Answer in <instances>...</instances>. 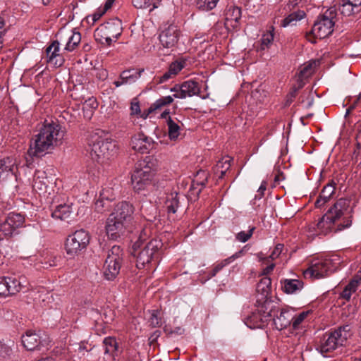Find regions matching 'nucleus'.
<instances>
[{
    "label": "nucleus",
    "instance_id": "1",
    "mask_svg": "<svg viewBox=\"0 0 361 361\" xmlns=\"http://www.w3.org/2000/svg\"><path fill=\"white\" fill-rule=\"evenodd\" d=\"M64 135L60 124L46 121L32 138L28 149L29 154L37 157L45 155L61 144Z\"/></svg>",
    "mask_w": 361,
    "mask_h": 361
},
{
    "label": "nucleus",
    "instance_id": "2",
    "mask_svg": "<svg viewBox=\"0 0 361 361\" xmlns=\"http://www.w3.org/2000/svg\"><path fill=\"white\" fill-rule=\"evenodd\" d=\"M135 209L127 201L116 204L106 219L105 230L108 238L113 240L123 238L130 232V224L133 219Z\"/></svg>",
    "mask_w": 361,
    "mask_h": 361
},
{
    "label": "nucleus",
    "instance_id": "3",
    "mask_svg": "<svg viewBox=\"0 0 361 361\" xmlns=\"http://www.w3.org/2000/svg\"><path fill=\"white\" fill-rule=\"evenodd\" d=\"M350 200L348 198L338 199L324 214L317 224L319 233L326 235L331 231L332 227L336 221L343 215L349 214L343 218V221L337 226L335 232L341 231L348 228L352 225L353 209L350 207Z\"/></svg>",
    "mask_w": 361,
    "mask_h": 361
},
{
    "label": "nucleus",
    "instance_id": "4",
    "mask_svg": "<svg viewBox=\"0 0 361 361\" xmlns=\"http://www.w3.org/2000/svg\"><path fill=\"white\" fill-rule=\"evenodd\" d=\"M351 336V327L350 325L341 326L334 331L324 334L316 349L323 356L326 357L327 353L335 350L339 346L343 345Z\"/></svg>",
    "mask_w": 361,
    "mask_h": 361
},
{
    "label": "nucleus",
    "instance_id": "5",
    "mask_svg": "<svg viewBox=\"0 0 361 361\" xmlns=\"http://www.w3.org/2000/svg\"><path fill=\"white\" fill-rule=\"evenodd\" d=\"M162 246L161 240L157 238L150 240L145 245H140L139 242H135L132 246L131 255L136 258L137 268L143 269L151 263L157 257Z\"/></svg>",
    "mask_w": 361,
    "mask_h": 361
},
{
    "label": "nucleus",
    "instance_id": "6",
    "mask_svg": "<svg viewBox=\"0 0 361 361\" xmlns=\"http://www.w3.org/2000/svg\"><path fill=\"white\" fill-rule=\"evenodd\" d=\"M336 8L331 7L317 17L312 30L306 35L309 42L311 43L316 42L314 40L309 38L310 35H313L314 38L324 39L329 37L333 32L335 25L334 19L336 16Z\"/></svg>",
    "mask_w": 361,
    "mask_h": 361
},
{
    "label": "nucleus",
    "instance_id": "7",
    "mask_svg": "<svg viewBox=\"0 0 361 361\" xmlns=\"http://www.w3.org/2000/svg\"><path fill=\"white\" fill-rule=\"evenodd\" d=\"M124 252L118 245H114L108 251L104 264V277L108 281H114L119 274L123 263Z\"/></svg>",
    "mask_w": 361,
    "mask_h": 361
},
{
    "label": "nucleus",
    "instance_id": "8",
    "mask_svg": "<svg viewBox=\"0 0 361 361\" xmlns=\"http://www.w3.org/2000/svg\"><path fill=\"white\" fill-rule=\"evenodd\" d=\"M155 171L145 161L137 163L131 176L133 189L139 192L152 185Z\"/></svg>",
    "mask_w": 361,
    "mask_h": 361
},
{
    "label": "nucleus",
    "instance_id": "9",
    "mask_svg": "<svg viewBox=\"0 0 361 361\" xmlns=\"http://www.w3.org/2000/svg\"><path fill=\"white\" fill-rule=\"evenodd\" d=\"M339 259L336 256L330 258L314 260L311 266L304 271L305 277L310 276L314 279H321L330 273L334 272L338 264Z\"/></svg>",
    "mask_w": 361,
    "mask_h": 361
},
{
    "label": "nucleus",
    "instance_id": "10",
    "mask_svg": "<svg viewBox=\"0 0 361 361\" xmlns=\"http://www.w3.org/2000/svg\"><path fill=\"white\" fill-rule=\"evenodd\" d=\"M25 217L19 213L11 212L0 224V242L4 238H11L19 234V228L23 226Z\"/></svg>",
    "mask_w": 361,
    "mask_h": 361
},
{
    "label": "nucleus",
    "instance_id": "11",
    "mask_svg": "<svg viewBox=\"0 0 361 361\" xmlns=\"http://www.w3.org/2000/svg\"><path fill=\"white\" fill-rule=\"evenodd\" d=\"M90 240V236L87 231L84 229L75 231L66 239L65 247L67 254L71 256L78 255L80 251L86 249Z\"/></svg>",
    "mask_w": 361,
    "mask_h": 361
},
{
    "label": "nucleus",
    "instance_id": "12",
    "mask_svg": "<svg viewBox=\"0 0 361 361\" xmlns=\"http://www.w3.org/2000/svg\"><path fill=\"white\" fill-rule=\"evenodd\" d=\"M90 152L97 158L109 159L114 157L118 151L116 141L112 139L98 138L92 144H90Z\"/></svg>",
    "mask_w": 361,
    "mask_h": 361
},
{
    "label": "nucleus",
    "instance_id": "13",
    "mask_svg": "<svg viewBox=\"0 0 361 361\" xmlns=\"http://www.w3.org/2000/svg\"><path fill=\"white\" fill-rule=\"evenodd\" d=\"M49 342L47 335L44 334V337L42 336L40 331L36 333L35 331L27 330L22 336V343L27 350H41L42 347L47 346Z\"/></svg>",
    "mask_w": 361,
    "mask_h": 361
},
{
    "label": "nucleus",
    "instance_id": "14",
    "mask_svg": "<svg viewBox=\"0 0 361 361\" xmlns=\"http://www.w3.org/2000/svg\"><path fill=\"white\" fill-rule=\"evenodd\" d=\"M25 286L20 279L16 277H0V295L6 297L22 290Z\"/></svg>",
    "mask_w": 361,
    "mask_h": 361
},
{
    "label": "nucleus",
    "instance_id": "15",
    "mask_svg": "<svg viewBox=\"0 0 361 361\" xmlns=\"http://www.w3.org/2000/svg\"><path fill=\"white\" fill-rule=\"evenodd\" d=\"M159 41L164 48L174 47L179 39V30L174 24H170L159 34Z\"/></svg>",
    "mask_w": 361,
    "mask_h": 361
},
{
    "label": "nucleus",
    "instance_id": "16",
    "mask_svg": "<svg viewBox=\"0 0 361 361\" xmlns=\"http://www.w3.org/2000/svg\"><path fill=\"white\" fill-rule=\"evenodd\" d=\"M18 170L17 162L14 158L7 157L1 159L0 160V181L16 178Z\"/></svg>",
    "mask_w": 361,
    "mask_h": 361
},
{
    "label": "nucleus",
    "instance_id": "17",
    "mask_svg": "<svg viewBox=\"0 0 361 361\" xmlns=\"http://www.w3.org/2000/svg\"><path fill=\"white\" fill-rule=\"evenodd\" d=\"M154 145L153 140L143 133H139L132 137L130 141L132 148L141 154L148 153L153 148Z\"/></svg>",
    "mask_w": 361,
    "mask_h": 361
},
{
    "label": "nucleus",
    "instance_id": "18",
    "mask_svg": "<svg viewBox=\"0 0 361 361\" xmlns=\"http://www.w3.org/2000/svg\"><path fill=\"white\" fill-rule=\"evenodd\" d=\"M185 61H175L172 62L168 70L164 73L161 75H155L153 78V82L156 85L162 84L166 82L170 79L175 78L178 73L184 68Z\"/></svg>",
    "mask_w": 361,
    "mask_h": 361
},
{
    "label": "nucleus",
    "instance_id": "19",
    "mask_svg": "<svg viewBox=\"0 0 361 361\" xmlns=\"http://www.w3.org/2000/svg\"><path fill=\"white\" fill-rule=\"evenodd\" d=\"M144 68H129L122 71L119 75V80L114 81V85L118 87L124 85L135 83L142 75Z\"/></svg>",
    "mask_w": 361,
    "mask_h": 361
},
{
    "label": "nucleus",
    "instance_id": "20",
    "mask_svg": "<svg viewBox=\"0 0 361 361\" xmlns=\"http://www.w3.org/2000/svg\"><path fill=\"white\" fill-rule=\"evenodd\" d=\"M257 303L259 311L264 314L265 320H271L280 310L279 302L271 300L270 297L264 298L263 302L259 301Z\"/></svg>",
    "mask_w": 361,
    "mask_h": 361
},
{
    "label": "nucleus",
    "instance_id": "21",
    "mask_svg": "<svg viewBox=\"0 0 361 361\" xmlns=\"http://www.w3.org/2000/svg\"><path fill=\"white\" fill-rule=\"evenodd\" d=\"M293 312V309L286 307L281 310L279 315L276 314L271 320L277 330L285 329L292 324V320L294 319Z\"/></svg>",
    "mask_w": 361,
    "mask_h": 361
},
{
    "label": "nucleus",
    "instance_id": "22",
    "mask_svg": "<svg viewBox=\"0 0 361 361\" xmlns=\"http://www.w3.org/2000/svg\"><path fill=\"white\" fill-rule=\"evenodd\" d=\"M336 185V183L331 180L323 188L314 203L315 207L321 208L329 201L335 193Z\"/></svg>",
    "mask_w": 361,
    "mask_h": 361
},
{
    "label": "nucleus",
    "instance_id": "23",
    "mask_svg": "<svg viewBox=\"0 0 361 361\" xmlns=\"http://www.w3.org/2000/svg\"><path fill=\"white\" fill-rule=\"evenodd\" d=\"M101 26L109 36H112V37L116 39H118L122 33V22L118 18L110 19L104 24H102Z\"/></svg>",
    "mask_w": 361,
    "mask_h": 361
},
{
    "label": "nucleus",
    "instance_id": "24",
    "mask_svg": "<svg viewBox=\"0 0 361 361\" xmlns=\"http://www.w3.org/2000/svg\"><path fill=\"white\" fill-rule=\"evenodd\" d=\"M178 94L176 95L177 99H185L187 97H191L195 95H199L200 88L197 82L189 80L183 82V89Z\"/></svg>",
    "mask_w": 361,
    "mask_h": 361
},
{
    "label": "nucleus",
    "instance_id": "25",
    "mask_svg": "<svg viewBox=\"0 0 361 361\" xmlns=\"http://www.w3.org/2000/svg\"><path fill=\"white\" fill-rule=\"evenodd\" d=\"M264 319V314L259 311V307H257V311L253 312L246 317L244 319V322L250 329H262L264 326L265 323L268 322V320Z\"/></svg>",
    "mask_w": 361,
    "mask_h": 361
},
{
    "label": "nucleus",
    "instance_id": "26",
    "mask_svg": "<svg viewBox=\"0 0 361 361\" xmlns=\"http://www.w3.org/2000/svg\"><path fill=\"white\" fill-rule=\"evenodd\" d=\"M280 282L282 290L287 294H297L304 288V282L299 279H283Z\"/></svg>",
    "mask_w": 361,
    "mask_h": 361
},
{
    "label": "nucleus",
    "instance_id": "27",
    "mask_svg": "<svg viewBox=\"0 0 361 361\" xmlns=\"http://www.w3.org/2000/svg\"><path fill=\"white\" fill-rule=\"evenodd\" d=\"M208 173L204 171H197L195 180L192 181V184L190 187L191 194H195L197 197L199 196L202 190L205 187L207 183Z\"/></svg>",
    "mask_w": 361,
    "mask_h": 361
},
{
    "label": "nucleus",
    "instance_id": "28",
    "mask_svg": "<svg viewBox=\"0 0 361 361\" xmlns=\"http://www.w3.org/2000/svg\"><path fill=\"white\" fill-rule=\"evenodd\" d=\"M271 280L268 276L263 277L257 284L256 291L258 294L257 302L262 301L264 298L269 297L271 288Z\"/></svg>",
    "mask_w": 361,
    "mask_h": 361
},
{
    "label": "nucleus",
    "instance_id": "29",
    "mask_svg": "<svg viewBox=\"0 0 361 361\" xmlns=\"http://www.w3.org/2000/svg\"><path fill=\"white\" fill-rule=\"evenodd\" d=\"M59 42L56 40L54 41L51 45H49L47 49V55L49 58V61L52 62L56 66H62L64 60L62 57H61L59 54Z\"/></svg>",
    "mask_w": 361,
    "mask_h": 361
},
{
    "label": "nucleus",
    "instance_id": "30",
    "mask_svg": "<svg viewBox=\"0 0 361 361\" xmlns=\"http://www.w3.org/2000/svg\"><path fill=\"white\" fill-rule=\"evenodd\" d=\"M47 182L48 180L45 172L37 171L33 177L32 188L39 194L45 192L47 188Z\"/></svg>",
    "mask_w": 361,
    "mask_h": 361
},
{
    "label": "nucleus",
    "instance_id": "31",
    "mask_svg": "<svg viewBox=\"0 0 361 361\" xmlns=\"http://www.w3.org/2000/svg\"><path fill=\"white\" fill-rule=\"evenodd\" d=\"M73 212L72 206L67 204H59L51 212V216L62 221L66 220Z\"/></svg>",
    "mask_w": 361,
    "mask_h": 361
},
{
    "label": "nucleus",
    "instance_id": "32",
    "mask_svg": "<svg viewBox=\"0 0 361 361\" xmlns=\"http://www.w3.org/2000/svg\"><path fill=\"white\" fill-rule=\"evenodd\" d=\"M104 355H109L112 357L118 355V343L114 337L108 336L104 338Z\"/></svg>",
    "mask_w": 361,
    "mask_h": 361
},
{
    "label": "nucleus",
    "instance_id": "33",
    "mask_svg": "<svg viewBox=\"0 0 361 361\" xmlns=\"http://www.w3.org/2000/svg\"><path fill=\"white\" fill-rule=\"evenodd\" d=\"M305 17V13L304 11L298 10L290 13L281 22V26L286 27L288 26L295 25L297 22L302 20Z\"/></svg>",
    "mask_w": 361,
    "mask_h": 361
},
{
    "label": "nucleus",
    "instance_id": "34",
    "mask_svg": "<svg viewBox=\"0 0 361 361\" xmlns=\"http://www.w3.org/2000/svg\"><path fill=\"white\" fill-rule=\"evenodd\" d=\"M140 212L147 221L152 222L157 216V208L152 202H144L140 207Z\"/></svg>",
    "mask_w": 361,
    "mask_h": 361
},
{
    "label": "nucleus",
    "instance_id": "35",
    "mask_svg": "<svg viewBox=\"0 0 361 361\" xmlns=\"http://www.w3.org/2000/svg\"><path fill=\"white\" fill-rule=\"evenodd\" d=\"M338 9L343 16H350L360 11L359 7H355L353 4L345 0H341Z\"/></svg>",
    "mask_w": 361,
    "mask_h": 361
},
{
    "label": "nucleus",
    "instance_id": "36",
    "mask_svg": "<svg viewBox=\"0 0 361 361\" xmlns=\"http://www.w3.org/2000/svg\"><path fill=\"white\" fill-rule=\"evenodd\" d=\"M166 123L168 126L169 137L171 140H176L180 135V126L171 117L168 118Z\"/></svg>",
    "mask_w": 361,
    "mask_h": 361
},
{
    "label": "nucleus",
    "instance_id": "37",
    "mask_svg": "<svg viewBox=\"0 0 361 361\" xmlns=\"http://www.w3.org/2000/svg\"><path fill=\"white\" fill-rule=\"evenodd\" d=\"M180 197L178 193L171 194V197H168L166 201V206L168 213L175 214L179 207Z\"/></svg>",
    "mask_w": 361,
    "mask_h": 361
},
{
    "label": "nucleus",
    "instance_id": "38",
    "mask_svg": "<svg viewBox=\"0 0 361 361\" xmlns=\"http://www.w3.org/2000/svg\"><path fill=\"white\" fill-rule=\"evenodd\" d=\"M173 102V97L171 96H166L161 97L157 100H156L149 108H148V114H151L156 111L157 109H159L164 106L169 105Z\"/></svg>",
    "mask_w": 361,
    "mask_h": 361
},
{
    "label": "nucleus",
    "instance_id": "39",
    "mask_svg": "<svg viewBox=\"0 0 361 361\" xmlns=\"http://www.w3.org/2000/svg\"><path fill=\"white\" fill-rule=\"evenodd\" d=\"M71 35L68 37V40L65 47V49L68 51H72L78 46L81 41V35L79 32L72 30Z\"/></svg>",
    "mask_w": 361,
    "mask_h": 361
},
{
    "label": "nucleus",
    "instance_id": "40",
    "mask_svg": "<svg viewBox=\"0 0 361 361\" xmlns=\"http://www.w3.org/2000/svg\"><path fill=\"white\" fill-rule=\"evenodd\" d=\"M231 159H222L215 166L214 171L215 174L219 176V178H223L226 171L229 169Z\"/></svg>",
    "mask_w": 361,
    "mask_h": 361
},
{
    "label": "nucleus",
    "instance_id": "41",
    "mask_svg": "<svg viewBox=\"0 0 361 361\" xmlns=\"http://www.w3.org/2000/svg\"><path fill=\"white\" fill-rule=\"evenodd\" d=\"M241 8L236 6H230L226 11V20L234 21L235 23H238L241 18Z\"/></svg>",
    "mask_w": 361,
    "mask_h": 361
},
{
    "label": "nucleus",
    "instance_id": "42",
    "mask_svg": "<svg viewBox=\"0 0 361 361\" xmlns=\"http://www.w3.org/2000/svg\"><path fill=\"white\" fill-rule=\"evenodd\" d=\"M305 83L302 80H298L297 82V85H295L291 88V90L286 96V99L285 102V106H288L293 102V99L298 94V92L299 90L303 87Z\"/></svg>",
    "mask_w": 361,
    "mask_h": 361
},
{
    "label": "nucleus",
    "instance_id": "43",
    "mask_svg": "<svg viewBox=\"0 0 361 361\" xmlns=\"http://www.w3.org/2000/svg\"><path fill=\"white\" fill-rule=\"evenodd\" d=\"M219 0H197V6L200 10L211 11L216 6Z\"/></svg>",
    "mask_w": 361,
    "mask_h": 361
},
{
    "label": "nucleus",
    "instance_id": "44",
    "mask_svg": "<svg viewBox=\"0 0 361 361\" xmlns=\"http://www.w3.org/2000/svg\"><path fill=\"white\" fill-rule=\"evenodd\" d=\"M109 198L105 196L104 192L100 194V198L97 200L94 204L95 210L98 213H102L106 208L109 207Z\"/></svg>",
    "mask_w": 361,
    "mask_h": 361
},
{
    "label": "nucleus",
    "instance_id": "45",
    "mask_svg": "<svg viewBox=\"0 0 361 361\" xmlns=\"http://www.w3.org/2000/svg\"><path fill=\"white\" fill-rule=\"evenodd\" d=\"M87 92V89L84 88L82 86H75L72 90L71 97L75 100L83 102V99H85V95L83 93Z\"/></svg>",
    "mask_w": 361,
    "mask_h": 361
},
{
    "label": "nucleus",
    "instance_id": "46",
    "mask_svg": "<svg viewBox=\"0 0 361 361\" xmlns=\"http://www.w3.org/2000/svg\"><path fill=\"white\" fill-rule=\"evenodd\" d=\"M133 5L137 8H147L151 5L153 6L150 11L158 7L157 2H152V0H132Z\"/></svg>",
    "mask_w": 361,
    "mask_h": 361
},
{
    "label": "nucleus",
    "instance_id": "47",
    "mask_svg": "<svg viewBox=\"0 0 361 361\" xmlns=\"http://www.w3.org/2000/svg\"><path fill=\"white\" fill-rule=\"evenodd\" d=\"M61 260V257L50 255L44 259L42 264H44L43 267L45 269H48L52 267H56L59 265V262Z\"/></svg>",
    "mask_w": 361,
    "mask_h": 361
},
{
    "label": "nucleus",
    "instance_id": "48",
    "mask_svg": "<svg viewBox=\"0 0 361 361\" xmlns=\"http://www.w3.org/2000/svg\"><path fill=\"white\" fill-rule=\"evenodd\" d=\"M255 230V226L250 227L247 232L240 231L235 235V238L241 243L247 242L252 235L254 231Z\"/></svg>",
    "mask_w": 361,
    "mask_h": 361
},
{
    "label": "nucleus",
    "instance_id": "49",
    "mask_svg": "<svg viewBox=\"0 0 361 361\" xmlns=\"http://www.w3.org/2000/svg\"><path fill=\"white\" fill-rule=\"evenodd\" d=\"M106 36L109 35L106 34V32H105L104 30L101 25L94 32V37L95 40L102 45L105 44L104 39L106 37Z\"/></svg>",
    "mask_w": 361,
    "mask_h": 361
},
{
    "label": "nucleus",
    "instance_id": "50",
    "mask_svg": "<svg viewBox=\"0 0 361 361\" xmlns=\"http://www.w3.org/2000/svg\"><path fill=\"white\" fill-rule=\"evenodd\" d=\"M150 235L151 231L149 228L147 227L141 228L138 238L135 242H139L140 245H145L146 244L145 243V241L149 238Z\"/></svg>",
    "mask_w": 361,
    "mask_h": 361
},
{
    "label": "nucleus",
    "instance_id": "51",
    "mask_svg": "<svg viewBox=\"0 0 361 361\" xmlns=\"http://www.w3.org/2000/svg\"><path fill=\"white\" fill-rule=\"evenodd\" d=\"M105 13L102 8H97L92 15L87 16V23L94 25Z\"/></svg>",
    "mask_w": 361,
    "mask_h": 361
},
{
    "label": "nucleus",
    "instance_id": "52",
    "mask_svg": "<svg viewBox=\"0 0 361 361\" xmlns=\"http://www.w3.org/2000/svg\"><path fill=\"white\" fill-rule=\"evenodd\" d=\"M309 312H302L298 316H294V319L292 320L293 329L296 330L298 329L300 324L307 317Z\"/></svg>",
    "mask_w": 361,
    "mask_h": 361
},
{
    "label": "nucleus",
    "instance_id": "53",
    "mask_svg": "<svg viewBox=\"0 0 361 361\" xmlns=\"http://www.w3.org/2000/svg\"><path fill=\"white\" fill-rule=\"evenodd\" d=\"M273 40H274V34L271 32H269L267 34L263 35L261 39L262 49H264L266 48H268L269 46L272 43Z\"/></svg>",
    "mask_w": 361,
    "mask_h": 361
},
{
    "label": "nucleus",
    "instance_id": "54",
    "mask_svg": "<svg viewBox=\"0 0 361 361\" xmlns=\"http://www.w3.org/2000/svg\"><path fill=\"white\" fill-rule=\"evenodd\" d=\"M158 310H152L151 313L150 318L149 319V322L150 326L152 327H157L161 326V320L158 317Z\"/></svg>",
    "mask_w": 361,
    "mask_h": 361
},
{
    "label": "nucleus",
    "instance_id": "55",
    "mask_svg": "<svg viewBox=\"0 0 361 361\" xmlns=\"http://www.w3.org/2000/svg\"><path fill=\"white\" fill-rule=\"evenodd\" d=\"M84 105L87 108H90L92 109H96L98 107V102L94 97H88L87 99H83Z\"/></svg>",
    "mask_w": 361,
    "mask_h": 361
},
{
    "label": "nucleus",
    "instance_id": "56",
    "mask_svg": "<svg viewBox=\"0 0 361 361\" xmlns=\"http://www.w3.org/2000/svg\"><path fill=\"white\" fill-rule=\"evenodd\" d=\"M361 282V278L359 276H356L354 279H353L346 286L353 293L355 292L359 284Z\"/></svg>",
    "mask_w": 361,
    "mask_h": 361
},
{
    "label": "nucleus",
    "instance_id": "57",
    "mask_svg": "<svg viewBox=\"0 0 361 361\" xmlns=\"http://www.w3.org/2000/svg\"><path fill=\"white\" fill-rule=\"evenodd\" d=\"M243 250H240L238 252H237L235 254H233L232 256L225 259L224 261H222L219 264H224V267H225L226 265H228L230 263H231L235 259L240 257L243 255Z\"/></svg>",
    "mask_w": 361,
    "mask_h": 361
},
{
    "label": "nucleus",
    "instance_id": "58",
    "mask_svg": "<svg viewBox=\"0 0 361 361\" xmlns=\"http://www.w3.org/2000/svg\"><path fill=\"white\" fill-rule=\"evenodd\" d=\"M283 249V244H281V243H279L277 244L274 250L272 251V252L271 253L270 255V258H271L272 259H274L276 258H277L278 257H279V255H281L282 250Z\"/></svg>",
    "mask_w": 361,
    "mask_h": 361
},
{
    "label": "nucleus",
    "instance_id": "59",
    "mask_svg": "<svg viewBox=\"0 0 361 361\" xmlns=\"http://www.w3.org/2000/svg\"><path fill=\"white\" fill-rule=\"evenodd\" d=\"M11 351V350L8 345L0 342V356L1 357H5L6 356L9 355Z\"/></svg>",
    "mask_w": 361,
    "mask_h": 361
},
{
    "label": "nucleus",
    "instance_id": "60",
    "mask_svg": "<svg viewBox=\"0 0 361 361\" xmlns=\"http://www.w3.org/2000/svg\"><path fill=\"white\" fill-rule=\"evenodd\" d=\"M132 114H139L141 113L139 102H132L130 106Z\"/></svg>",
    "mask_w": 361,
    "mask_h": 361
},
{
    "label": "nucleus",
    "instance_id": "61",
    "mask_svg": "<svg viewBox=\"0 0 361 361\" xmlns=\"http://www.w3.org/2000/svg\"><path fill=\"white\" fill-rule=\"evenodd\" d=\"M224 267V264H216L214 269L210 271V273L209 274V278H212L214 276H215L216 275V274L223 269V267Z\"/></svg>",
    "mask_w": 361,
    "mask_h": 361
},
{
    "label": "nucleus",
    "instance_id": "62",
    "mask_svg": "<svg viewBox=\"0 0 361 361\" xmlns=\"http://www.w3.org/2000/svg\"><path fill=\"white\" fill-rule=\"evenodd\" d=\"M306 100H307V106L306 107L307 109L310 108L313 104H314V97H313V94L312 93L311 91H307V97H306Z\"/></svg>",
    "mask_w": 361,
    "mask_h": 361
},
{
    "label": "nucleus",
    "instance_id": "63",
    "mask_svg": "<svg viewBox=\"0 0 361 361\" xmlns=\"http://www.w3.org/2000/svg\"><path fill=\"white\" fill-rule=\"evenodd\" d=\"M183 89V82L181 84H176L173 87L171 88V92H173V99L176 98V95L178 94Z\"/></svg>",
    "mask_w": 361,
    "mask_h": 361
},
{
    "label": "nucleus",
    "instance_id": "64",
    "mask_svg": "<svg viewBox=\"0 0 361 361\" xmlns=\"http://www.w3.org/2000/svg\"><path fill=\"white\" fill-rule=\"evenodd\" d=\"M352 293H353V292L350 291V290L345 286L343 290L342 291V293H341V296L343 299H345L346 300H349L351 297Z\"/></svg>",
    "mask_w": 361,
    "mask_h": 361
}]
</instances>
